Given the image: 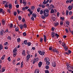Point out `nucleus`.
<instances>
[{
    "instance_id": "obj_34",
    "label": "nucleus",
    "mask_w": 73,
    "mask_h": 73,
    "mask_svg": "<svg viewBox=\"0 0 73 73\" xmlns=\"http://www.w3.org/2000/svg\"><path fill=\"white\" fill-rule=\"evenodd\" d=\"M31 8L32 10H33V9H35V7L34 6H32Z\"/></svg>"
},
{
    "instance_id": "obj_49",
    "label": "nucleus",
    "mask_w": 73,
    "mask_h": 73,
    "mask_svg": "<svg viewBox=\"0 0 73 73\" xmlns=\"http://www.w3.org/2000/svg\"><path fill=\"white\" fill-rule=\"evenodd\" d=\"M46 62V64L47 65H49L50 64V62H49V61H47Z\"/></svg>"
},
{
    "instance_id": "obj_48",
    "label": "nucleus",
    "mask_w": 73,
    "mask_h": 73,
    "mask_svg": "<svg viewBox=\"0 0 73 73\" xmlns=\"http://www.w3.org/2000/svg\"><path fill=\"white\" fill-rule=\"evenodd\" d=\"M5 7H8V4H7V3H6V4H5Z\"/></svg>"
},
{
    "instance_id": "obj_24",
    "label": "nucleus",
    "mask_w": 73,
    "mask_h": 73,
    "mask_svg": "<svg viewBox=\"0 0 73 73\" xmlns=\"http://www.w3.org/2000/svg\"><path fill=\"white\" fill-rule=\"evenodd\" d=\"M54 8V6H53V5L51 4L50 5V8Z\"/></svg>"
},
{
    "instance_id": "obj_27",
    "label": "nucleus",
    "mask_w": 73,
    "mask_h": 73,
    "mask_svg": "<svg viewBox=\"0 0 73 73\" xmlns=\"http://www.w3.org/2000/svg\"><path fill=\"white\" fill-rule=\"evenodd\" d=\"M54 24L55 26H57L59 24V23L58 22L56 23H54Z\"/></svg>"
},
{
    "instance_id": "obj_45",
    "label": "nucleus",
    "mask_w": 73,
    "mask_h": 73,
    "mask_svg": "<svg viewBox=\"0 0 73 73\" xmlns=\"http://www.w3.org/2000/svg\"><path fill=\"white\" fill-rule=\"evenodd\" d=\"M14 16H16L17 15V12H14Z\"/></svg>"
},
{
    "instance_id": "obj_36",
    "label": "nucleus",
    "mask_w": 73,
    "mask_h": 73,
    "mask_svg": "<svg viewBox=\"0 0 73 73\" xmlns=\"http://www.w3.org/2000/svg\"><path fill=\"white\" fill-rule=\"evenodd\" d=\"M40 15H42L43 14V11L42 10H40Z\"/></svg>"
},
{
    "instance_id": "obj_54",
    "label": "nucleus",
    "mask_w": 73,
    "mask_h": 73,
    "mask_svg": "<svg viewBox=\"0 0 73 73\" xmlns=\"http://www.w3.org/2000/svg\"><path fill=\"white\" fill-rule=\"evenodd\" d=\"M2 12H3V9H0V13H2Z\"/></svg>"
},
{
    "instance_id": "obj_37",
    "label": "nucleus",
    "mask_w": 73,
    "mask_h": 73,
    "mask_svg": "<svg viewBox=\"0 0 73 73\" xmlns=\"http://www.w3.org/2000/svg\"><path fill=\"white\" fill-rule=\"evenodd\" d=\"M28 46H30L31 45V42H29L27 44Z\"/></svg>"
},
{
    "instance_id": "obj_56",
    "label": "nucleus",
    "mask_w": 73,
    "mask_h": 73,
    "mask_svg": "<svg viewBox=\"0 0 73 73\" xmlns=\"http://www.w3.org/2000/svg\"><path fill=\"white\" fill-rule=\"evenodd\" d=\"M36 62V59L35 58L34 59V61H33V64H34L35 62Z\"/></svg>"
},
{
    "instance_id": "obj_6",
    "label": "nucleus",
    "mask_w": 73,
    "mask_h": 73,
    "mask_svg": "<svg viewBox=\"0 0 73 73\" xmlns=\"http://www.w3.org/2000/svg\"><path fill=\"white\" fill-rule=\"evenodd\" d=\"M3 33H4V30H1L0 32V35L1 36H3Z\"/></svg>"
},
{
    "instance_id": "obj_58",
    "label": "nucleus",
    "mask_w": 73,
    "mask_h": 73,
    "mask_svg": "<svg viewBox=\"0 0 73 73\" xmlns=\"http://www.w3.org/2000/svg\"><path fill=\"white\" fill-rule=\"evenodd\" d=\"M23 62L21 63V68H23Z\"/></svg>"
},
{
    "instance_id": "obj_42",
    "label": "nucleus",
    "mask_w": 73,
    "mask_h": 73,
    "mask_svg": "<svg viewBox=\"0 0 73 73\" xmlns=\"http://www.w3.org/2000/svg\"><path fill=\"white\" fill-rule=\"evenodd\" d=\"M45 6L44 5H43V4H42L41 5V7L42 8H45Z\"/></svg>"
},
{
    "instance_id": "obj_40",
    "label": "nucleus",
    "mask_w": 73,
    "mask_h": 73,
    "mask_svg": "<svg viewBox=\"0 0 73 73\" xmlns=\"http://www.w3.org/2000/svg\"><path fill=\"white\" fill-rule=\"evenodd\" d=\"M66 24L67 25H69V22L68 21H66Z\"/></svg>"
},
{
    "instance_id": "obj_64",
    "label": "nucleus",
    "mask_w": 73,
    "mask_h": 73,
    "mask_svg": "<svg viewBox=\"0 0 73 73\" xmlns=\"http://www.w3.org/2000/svg\"><path fill=\"white\" fill-rule=\"evenodd\" d=\"M73 0H70V3H71L72 2H73Z\"/></svg>"
},
{
    "instance_id": "obj_59",
    "label": "nucleus",
    "mask_w": 73,
    "mask_h": 73,
    "mask_svg": "<svg viewBox=\"0 0 73 73\" xmlns=\"http://www.w3.org/2000/svg\"><path fill=\"white\" fill-rule=\"evenodd\" d=\"M45 73H49V70H46V71H45Z\"/></svg>"
},
{
    "instance_id": "obj_50",
    "label": "nucleus",
    "mask_w": 73,
    "mask_h": 73,
    "mask_svg": "<svg viewBox=\"0 0 73 73\" xmlns=\"http://www.w3.org/2000/svg\"><path fill=\"white\" fill-rule=\"evenodd\" d=\"M72 14V11H70L69 13V15H71Z\"/></svg>"
},
{
    "instance_id": "obj_30",
    "label": "nucleus",
    "mask_w": 73,
    "mask_h": 73,
    "mask_svg": "<svg viewBox=\"0 0 73 73\" xmlns=\"http://www.w3.org/2000/svg\"><path fill=\"white\" fill-rule=\"evenodd\" d=\"M60 25H63V21H61L60 22Z\"/></svg>"
},
{
    "instance_id": "obj_22",
    "label": "nucleus",
    "mask_w": 73,
    "mask_h": 73,
    "mask_svg": "<svg viewBox=\"0 0 73 73\" xmlns=\"http://www.w3.org/2000/svg\"><path fill=\"white\" fill-rule=\"evenodd\" d=\"M72 6H69L68 7L69 9L70 10H71L72 9Z\"/></svg>"
},
{
    "instance_id": "obj_28",
    "label": "nucleus",
    "mask_w": 73,
    "mask_h": 73,
    "mask_svg": "<svg viewBox=\"0 0 73 73\" xmlns=\"http://www.w3.org/2000/svg\"><path fill=\"white\" fill-rule=\"evenodd\" d=\"M15 31L16 32H17V31H19V28L17 27V28H15Z\"/></svg>"
},
{
    "instance_id": "obj_18",
    "label": "nucleus",
    "mask_w": 73,
    "mask_h": 73,
    "mask_svg": "<svg viewBox=\"0 0 73 73\" xmlns=\"http://www.w3.org/2000/svg\"><path fill=\"white\" fill-rule=\"evenodd\" d=\"M17 55V53L16 52H14L13 54V55L14 57H16V56Z\"/></svg>"
},
{
    "instance_id": "obj_62",
    "label": "nucleus",
    "mask_w": 73,
    "mask_h": 73,
    "mask_svg": "<svg viewBox=\"0 0 73 73\" xmlns=\"http://www.w3.org/2000/svg\"><path fill=\"white\" fill-rule=\"evenodd\" d=\"M38 60V58H37L36 59H35V61H37Z\"/></svg>"
},
{
    "instance_id": "obj_43",
    "label": "nucleus",
    "mask_w": 73,
    "mask_h": 73,
    "mask_svg": "<svg viewBox=\"0 0 73 73\" xmlns=\"http://www.w3.org/2000/svg\"><path fill=\"white\" fill-rule=\"evenodd\" d=\"M31 19L33 21L35 20V19H34V17H32L31 18Z\"/></svg>"
},
{
    "instance_id": "obj_55",
    "label": "nucleus",
    "mask_w": 73,
    "mask_h": 73,
    "mask_svg": "<svg viewBox=\"0 0 73 73\" xmlns=\"http://www.w3.org/2000/svg\"><path fill=\"white\" fill-rule=\"evenodd\" d=\"M71 52H72L71 51V50H68V53H69V54H70V53H71Z\"/></svg>"
},
{
    "instance_id": "obj_29",
    "label": "nucleus",
    "mask_w": 73,
    "mask_h": 73,
    "mask_svg": "<svg viewBox=\"0 0 73 73\" xmlns=\"http://www.w3.org/2000/svg\"><path fill=\"white\" fill-rule=\"evenodd\" d=\"M43 41V39L42 38H40V42H42V41Z\"/></svg>"
},
{
    "instance_id": "obj_10",
    "label": "nucleus",
    "mask_w": 73,
    "mask_h": 73,
    "mask_svg": "<svg viewBox=\"0 0 73 73\" xmlns=\"http://www.w3.org/2000/svg\"><path fill=\"white\" fill-rule=\"evenodd\" d=\"M22 54L23 56H25V50L23 51L22 52Z\"/></svg>"
},
{
    "instance_id": "obj_21",
    "label": "nucleus",
    "mask_w": 73,
    "mask_h": 73,
    "mask_svg": "<svg viewBox=\"0 0 73 73\" xmlns=\"http://www.w3.org/2000/svg\"><path fill=\"white\" fill-rule=\"evenodd\" d=\"M5 55H3V56H2V57L1 58V59L2 60H3V59H4V58H5Z\"/></svg>"
},
{
    "instance_id": "obj_32",
    "label": "nucleus",
    "mask_w": 73,
    "mask_h": 73,
    "mask_svg": "<svg viewBox=\"0 0 73 73\" xmlns=\"http://www.w3.org/2000/svg\"><path fill=\"white\" fill-rule=\"evenodd\" d=\"M21 40H20V38H18V39H17V42H20V41H21Z\"/></svg>"
},
{
    "instance_id": "obj_16",
    "label": "nucleus",
    "mask_w": 73,
    "mask_h": 73,
    "mask_svg": "<svg viewBox=\"0 0 73 73\" xmlns=\"http://www.w3.org/2000/svg\"><path fill=\"white\" fill-rule=\"evenodd\" d=\"M50 12L51 13H53L54 12V9H52L51 10Z\"/></svg>"
},
{
    "instance_id": "obj_4",
    "label": "nucleus",
    "mask_w": 73,
    "mask_h": 73,
    "mask_svg": "<svg viewBox=\"0 0 73 73\" xmlns=\"http://www.w3.org/2000/svg\"><path fill=\"white\" fill-rule=\"evenodd\" d=\"M44 61L45 62L49 61V58H44Z\"/></svg>"
},
{
    "instance_id": "obj_33",
    "label": "nucleus",
    "mask_w": 73,
    "mask_h": 73,
    "mask_svg": "<svg viewBox=\"0 0 73 73\" xmlns=\"http://www.w3.org/2000/svg\"><path fill=\"white\" fill-rule=\"evenodd\" d=\"M23 26H24V28H27V24H24Z\"/></svg>"
},
{
    "instance_id": "obj_35",
    "label": "nucleus",
    "mask_w": 73,
    "mask_h": 73,
    "mask_svg": "<svg viewBox=\"0 0 73 73\" xmlns=\"http://www.w3.org/2000/svg\"><path fill=\"white\" fill-rule=\"evenodd\" d=\"M66 33H69V31L68 30V29H65Z\"/></svg>"
},
{
    "instance_id": "obj_19",
    "label": "nucleus",
    "mask_w": 73,
    "mask_h": 73,
    "mask_svg": "<svg viewBox=\"0 0 73 73\" xmlns=\"http://www.w3.org/2000/svg\"><path fill=\"white\" fill-rule=\"evenodd\" d=\"M32 15L35 18H36L37 16L36 15V14H35L34 13H33Z\"/></svg>"
},
{
    "instance_id": "obj_47",
    "label": "nucleus",
    "mask_w": 73,
    "mask_h": 73,
    "mask_svg": "<svg viewBox=\"0 0 73 73\" xmlns=\"http://www.w3.org/2000/svg\"><path fill=\"white\" fill-rule=\"evenodd\" d=\"M64 49L65 50V51H67L68 50V48H66L65 47H64Z\"/></svg>"
},
{
    "instance_id": "obj_25",
    "label": "nucleus",
    "mask_w": 73,
    "mask_h": 73,
    "mask_svg": "<svg viewBox=\"0 0 73 73\" xmlns=\"http://www.w3.org/2000/svg\"><path fill=\"white\" fill-rule=\"evenodd\" d=\"M3 49V46L1 45H0V50Z\"/></svg>"
},
{
    "instance_id": "obj_41",
    "label": "nucleus",
    "mask_w": 73,
    "mask_h": 73,
    "mask_svg": "<svg viewBox=\"0 0 73 73\" xmlns=\"http://www.w3.org/2000/svg\"><path fill=\"white\" fill-rule=\"evenodd\" d=\"M68 13H69V12L68 11V10H67L66 11V15H68Z\"/></svg>"
},
{
    "instance_id": "obj_17",
    "label": "nucleus",
    "mask_w": 73,
    "mask_h": 73,
    "mask_svg": "<svg viewBox=\"0 0 73 73\" xmlns=\"http://www.w3.org/2000/svg\"><path fill=\"white\" fill-rule=\"evenodd\" d=\"M20 27L21 29H23L24 27L23 26V25H20Z\"/></svg>"
},
{
    "instance_id": "obj_1",
    "label": "nucleus",
    "mask_w": 73,
    "mask_h": 73,
    "mask_svg": "<svg viewBox=\"0 0 73 73\" xmlns=\"http://www.w3.org/2000/svg\"><path fill=\"white\" fill-rule=\"evenodd\" d=\"M38 52L40 54H41V55H42V56H43V55H44V54H45V52H41V51H38Z\"/></svg>"
},
{
    "instance_id": "obj_53",
    "label": "nucleus",
    "mask_w": 73,
    "mask_h": 73,
    "mask_svg": "<svg viewBox=\"0 0 73 73\" xmlns=\"http://www.w3.org/2000/svg\"><path fill=\"white\" fill-rule=\"evenodd\" d=\"M25 19L24 18H23L22 19V21H23V23H24V21H25Z\"/></svg>"
},
{
    "instance_id": "obj_12",
    "label": "nucleus",
    "mask_w": 73,
    "mask_h": 73,
    "mask_svg": "<svg viewBox=\"0 0 73 73\" xmlns=\"http://www.w3.org/2000/svg\"><path fill=\"white\" fill-rule=\"evenodd\" d=\"M44 11H45V12L46 11V13H49V10H48V9H46L45 10H44Z\"/></svg>"
},
{
    "instance_id": "obj_38",
    "label": "nucleus",
    "mask_w": 73,
    "mask_h": 73,
    "mask_svg": "<svg viewBox=\"0 0 73 73\" xmlns=\"http://www.w3.org/2000/svg\"><path fill=\"white\" fill-rule=\"evenodd\" d=\"M46 69H49V66H45Z\"/></svg>"
},
{
    "instance_id": "obj_20",
    "label": "nucleus",
    "mask_w": 73,
    "mask_h": 73,
    "mask_svg": "<svg viewBox=\"0 0 73 73\" xmlns=\"http://www.w3.org/2000/svg\"><path fill=\"white\" fill-rule=\"evenodd\" d=\"M55 36H56L57 38H58V37H59V35H58V34L56 33Z\"/></svg>"
},
{
    "instance_id": "obj_63",
    "label": "nucleus",
    "mask_w": 73,
    "mask_h": 73,
    "mask_svg": "<svg viewBox=\"0 0 73 73\" xmlns=\"http://www.w3.org/2000/svg\"><path fill=\"white\" fill-rule=\"evenodd\" d=\"M41 18L43 19H44L45 18V17H44V16H41Z\"/></svg>"
},
{
    "instance_id": "obj_3",
    "label": "nucleus",
    "mask_w": 73,
    "mask_h": 73,
    "mask_svg": "<svg viewBox=\"0 0 73 73\" xmlns=\"http://www.w3.org/2000/svg\"><path fill=\"white\" fill-rule=\"evenodd\" d=\"M43 36H44V42H46L47 41L46 40V36H45V35H43Z\"/></svg>"
},
{
    "instance_id": "obj_61",
    "label": "nucleus",
    "mask_w": 73,
    "mask_h": 73,
    "mask_svg": "<svg viewBox=\"0 0 73 73\" xmlns=\"http://www.w3.org/2000/svg\"><path fill=\"white\" fill-rule=\"evenodd\" d=\"M17 12H18V14H19V13H20V11H19V10H17Z\"/></svg>"
},
{
    "instance_id": "obj_15",
    "label": "nucleus",
    "mask_w": 73,
    "mask_h": 73,
    "mask_svg": "<svg viewBox=\"0 0 73 73\" xmlns=\"http://www.w3.org/2000/svg\"><path fill=\"white\" fill-rule=\"evenodd\" d=\"M9 9H12V5L11 4H10L9 5Z\"/></svg>"
},
{
    "instance_id": "obj_26",
    "label": "nucleus",
    "mask_w": 73,
    "mask_h": 73,
    "mask_svg": "<svg viewBox=\"0 0 73 73\" xmlns=\"http://www.w3.org/2000/svg\"><path fill=\"white\" fill-rule=\"evenodd\" d=\"M10 28H13V24L12 23L11 24V25L10 26Z\"/></svg>"
},
{
    "instance_id": "obj_60",
    "label": "nucleus",
    "mask_w": 73,
    "mask_h": 73,
    "mask_svg": "<svg viewBox=\"0 0 73 73\" xmlns=\"http://www.w3.org/2000/svg\"><path fill=\"white\" fill-rule=\"evenodd\" d=\"M7 38H8V40H10L11 39V38L9 36Z\"/></svg>"
},
{
    "instance_id": "obj_5",
    "label": "nucleus",
    "mask_w": 73,
    "mask_h": 73,
    "mask_svg": "<svg viewBox=\"0 0 73 73\" xmlns=\"http://www.w3.org/2000/svg\"><path fill=\"white\" fill-rule=\"evenodd\" d=\"M53 52H56L57 53H58V50H56V49H53Z\"/></svg>"
},
{
    "instance_id": "obj_52",
    "label": "nucleus",
    "mask_w": 73,
    "mask_h": 73,
    "mask_svg": "<svg viewBox=\"0 0 73 73\" xmlns=\"http://www.w3.org/2000/svg\"><path fill=\"white\" fill-rule=\"evenodd\" d=\"M7 12H8L9 13H11V10L9 9H7Z\"/></svg>"
},
{
    "instance_id": "obj_44",
    "label": "nucleus",
    "mask_w": 73,
    "mask_h": 73,
    "mask_svg": "<svg viewBox=\"0 0 73 73\" xmlns=\"http://www.w3.org/2000/svg\"><path fill=\"white\" fill-rule=\"evenodd\" d=\"M18 18H19V19L20 20H21V17L20 16H19Z\"/></svg>"
},
{
    "instance_id": "obj_11",
    "label": "nucleus",
    "mask_w": 73,
    "mask_h": 73,
    "mask_svg": "<svg viewBox=\"0 0 73 73\" xmlns=\"http://www.w3.org/2000/svg\"><path fill=\"white\" fill-rule=\"evenodd\" d=\"M51 35L52 37H54L55 36V33L54 32H52V33Z\"/></svg>"
},
{
    "instance_id": "obj_13",
    "label": "nucleus",
    "mask_w": 73,
    "mask_h": 73,
    "mask_svg": "<svg viewBox=\"0 0 73 73\" xmlns=\"http://www.w3.org/2000/svg\"><path fill=\"white\" fill-rule=\"evenodd\" d=\"M52 66H53L54 67H56V63H52Z\"/></svg>"
},
{
    "instance_id": "obj_39",
    "label": "nucleus",
    "mask_w": 73,
    "mask_h": 73,
    "mask_svg": "<svg viewBox=\"0 0 73 73\" xmlns=\"http://www.w3.org/2000/svg\"><path fill=\"white\" fill-rule=\"evenodd\" d=\"M23 35L24 36H25L26 35H27V33H23Z\"/></svg>"
},
{
    "instance_id": "obj_2",
    "label": "nucleus",
    "mask_w": 73,
    "mask_h": 73,
    "mask_svg": "<svg viewBox=\"0 0 73 73\" xmlns=\"http://www.w3.org/2000/svg\"><path fill=\"white\" fill-rule=\"evenodd\" d=\"M43 12V14L45 17H48V16L49 14L47 13H45V11H44Z\"/></svg>"
},
{
    "instance_id": "obj_57",
    "label": "nucleus",
    "mask_w": 73,
    "mask_h": 73,
    "mask_svg": "<svg viewBox=\"0 0 73 73\" xmlns=\"http://www.w3.org/2000/svg\"><path fill=\"white\" fill-rule=\"evenodd\" d=\"M16 7L17 8H19V5H16Z\"/></svg>"
},
{
    "instance_id": "obj_46",
    "label": "nucleus",
    "mask_w": 73,
    "mask_h": 73,
    "mask_svg": "<svg viewBox=\"0 0 73 73\" xmlns=\"http://www.w3.org/2000/svg\"><path fill=\"white\" fill-rule=\"evenodd\" d=\"M7 60H8L9 61H11V58L10 57H9Z\"/></svg>"
},
{
    "instance_id": "obj_9",
    "label": "nucleus",
    "mask_w": 73,
    "mask_h": 73,
    "mask_svg": "<svg viewBox=\"0 0 73 73\" xmlns=\"http://www.w3.org/2000/svg\"><path fill=\"white\" fill-rule=\"evenodd\" d=\"M39 73V70L38 69H36L35 72V73Z\"/></svg>"
},
{
    "instance_id": "obj_23",
    "label": "nucleus",
    "mask_w": 73,
    "mask_h": 73,
    "mask_svg": "<svg viewBox=\"0 0 73 73\" xmlns=\"http://www.w3.org/2000/svg\"><path fill=\"white\" fill-rule=\"evenodd\" d=\"M24 44L27 45L28 44V42H27V40H25L24 42Z\"/></svg>"
},
{
    "instance_id": "obj_7",
    "label": "nucleus",
    "mask_w": 73,
    "mask_h": 73,
    "mask_svg": "<svg viewBox=\"0 0 73 73\" xmlns=\"http://www.w3.org/2000/svg\"><path fill=\"white\" fill-rule=\"evenodd\" d=\"M31 57V55L30 54H28L27 56V60H28L29 59V58Z\"/></svg>"
},
{
    "instance_id": "obj_8",
    "label": "nucleus",
    "mask_w": 73,
    "mask_h": 73,
    "mask_svg": "<svg viewBox=\"0 0 73 73\" xmlns=\"http://www.w3.org/2000/svg\"><path fill=\"white\" fill-rule=\"evenodd\" d=\"M42 62H40L38 63V66L39 68H40L41 66V65H42Z\"/></svg>"
},
{
    "instance_id": "obj_14",
    "label": "nucleus",
    "mask_w": 73,
    "mask_h": 73,
    "mask_svg": "<svg viewBox=\"0 0 73 73\" xmlns=\"http://www.w3.org/2000/svg\"><path fill=\"white\" fill-rule=\"evenodd\" d=\"M17 51V48H15L14 50H13V53H16V52Z\"/></svg>"
},
{
    "instance_id": "obj_51",
    "label": "nucleus",
    "mask_w": 73,
    "mask_h": 73,
    "mask_svg": "<svg viewBox=\"0 0 73 73\" xmlns=\"http://www.w3.org/2000/svg\"><path fill=\"white\" fill-rule=\"evenodd\" d=\"M40 8H38L37 9V11L38 12H39L40 11Z\"/></svg>"
},
{
    "instance_id": "obj_31",
    "label": "nucleus",
    "mask_w": 73,
    "mask_h": 73,
    "mask_svg": "<svg viewBox=\"0 0 73 73\" xmlns=\"http://www.w3.org/2000/svg\"><path fill=\"white\" fill-rule=\"evenodd\" d=\"M2 23L3 25H4L5 24V21H4V20L3 19V21H2Z\"/></svg>"
}]
</instances>
